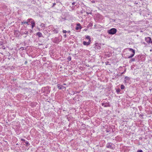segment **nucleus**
<instances>
[{"instance_id": "obj_1", "label": "nucleus", "mask_w": 152, "mask_h": 152, "mask_svg": "<svg viewBox=\"0 0 152 152\" xmlns=\"http://www.w3.org/2000/svg\"><path fill=\"white\" fill-rule=\"evenodd\" d=\"M106 147L112 149H114L115 145L112 143L108 142L106 145Z\"/></svg>"}, {"instance_id": "obj_2", "label": "nucleus", "mask_w": 152, "mask_h": 152, "mask_svg": "<svg viewBox=\"0 0 152 152\" xmlns=\"http://www.w3.org/2000/svg\"><path fill=\"white\" fill-rule=\"evenodd\" d=\"M117 29L115 28H112L108 30L107 33L110 34H114L116 33Z\"/></svg>"}, {"instance_id": "obj_3", "label": "nucleus", "mask_w": 152, "mask_h": 152, "mask_svg": "<svg viewBox=\"0 0 152 152\" xmlns=\"http://www.w3.org/2000/svg\"><path fill=\"white\" fill-rule=\"evenodd\" d=\"M128 49L132 53V54H131L130 56H129L128 57V58H132L134 56V55L135 54V50H134L133 49L131 48H128Z\"/></svg>"}, {"instance_id": "obj_4", "label": "nucleus", "mask_w": 152, "mask_h": 152, "mask_svg": "<svg viewBox=\"0 0 152 152\" xmlns=\"http://www.w3.org/2000/svg\"><path fill=\"white\" fill-rule=\"evenodd\" d=\"M33 19L32 18H30L28 19L27 20V21H26L25 20H23V22H21V24L23 25V24H26L27 25H29V24L28 23V22H30V21L32 20Z\"/></svg>"}, {"instance_id": "obj_5", "label": "nucleus", "mask_w": 152, "mask_h": 152, "mask_svg": "<svg viewBox=\"0 0 152 152\" xmlns=\"http://www.w3.org/2000/svg\"><path fill=\"white\" fill-rule=\"evenodd\" d=\"M57 86L58 88L59 89H65L66 88V87H65L62 86V85H61L60 84H58Z\"/></svg>"}, {"instance_id": "obj_6", "label": "nucleus", "mask_w": 152, "mask_h": 152, "mask_svg": "<svg viewBox=\"0 0 152 152\" xmlns=\"http://www.w3.org/2000/svg\"><path fill=\"white\" fill-rule=\"evenodd\" d=\"M145 40L147 43H149L151 42V37H148L145 38Z\"/></svg>"}, {"instance_id": "obj_7", "label": "nucleus", "mask_w": 152, "mask_h": 152, "mask_svg": "<svg viewBox=\"0 0 152 152\" xmlns=\"http://www.w3.org/2000/svg\"><path fill=\"white\" fill-rule=\"evenodd\" d=\"M91 42V40L90 39H89V40H88V42L84 41L83 42V44L85 45H88L90 44Z\"/></svg>"}, {"instance_id": "obj_8", "label": "nucleus", "mask_w": 152, "mask_h": 152, "mask_svg": "<svg viewBox=\"0 0 152 152\" xmlns=\"http://www.w3.org/2000/svg\"><path fill=\"white\" fill-rule=\"evenodd\" d=\"M36 35L39 37H42L43 35L40 32H38L36 33Z\"/></svg>"}, {"instance_id": "obj_9", "label": "nucleus", "mask_w": 152, "mask_h": 152, "mask_svg": "<svg viewBox=\"0 0 152 152\" xmlns=\"http://www.w3.org/2000/svg\"><path fill=\"white\" fill-rule=\"evenodd\" d=\"M31 28H33L35 26V22L34 20H33L31 22Z\"/></svg>"}, {"instance_id": "obj_10", "label": "nucleus", "mask_w": 152, "mask_h": 152, "mask_svg": "<svg viewBox=\"0 0 152 152\" xmlns=\"http://www.w3.org/2000/svg\"><path fill=\"white\" fill-rule=\"evenodd\" d=\"M102 105L104 106V107H107L108 106H109V104L108 103H102Z\"/></svg>"}, {"instance_id": "obj_11", "label": "nucleus", "mask_w": 152, "mask_h": 152, "mask_svg": "<svg viewBox=\"0 0 152 152\" xmlns=\"http://www.w3.org/2000/svg\"><path fill=\"white\" fill-rule=\"evenodd\" d=\"M28 31H25V32H22V33H21V34L22 35H23L24 34H27V35H28Z\"/></svg>"}, {"instance_id": "obj_12", "label": "nucleus", "mask_w": 152, "mask_h": 152, "mask_svg": "<svg viewBox=\"0 0 152 152\" xmlns=\"http://www.w3.org/2000/svg\"><path fill=\"white\" fill-rule=\"evenodd\" d=\"M81 28V26H77L76 27V30H78V29H80Z\"/></svg>"}, {"instance_id": "obj_13", "label": "nucleus", "mask_w": 152, "mask_h": 152, "mask_svg": "<svg viewBox=\"0 0 152 152\" xmlns=\"http://www.w3.org/2000/svg\"><path fill=\"white\" fill-rule=\"evenodd\" d=\"M26 143V146H28L29 145V143L27 141H26L25 142Z\"/></svg>"}, {"instance_id": "obj_14", "label": "nucleus", "mask_w": 152, "mask_h": 152, "mask_svg": "<svg viewBox=\"0 0 152 152\" xmlns=\"http://www.w3.org/2000/svg\"><path fill=\"white\" fill-rule=\"evenodd\" d=\"M125 88L124 86L123 85H121V89H124Z\"/></svg>"}, {"instance_id": "obj_15", "label": "nucleus", "mask_w": 152, "mask_h": 152, "mask_svg": "<svg viewBox=\"0 0 152 152\" xmlns=\"http://www.w3.org/2000/svg\"><path fill=\"white\" fill-rule=\"evenodd\" d=\"M54 32L55 33H58V31L56 29H55L54 30Z\"/></svg>"}, {"instance_id": "obj_16", "label": "nucleus", "mask_w": 152, "mask_h": 152, "mask_svg": "<svg viewBox=\"0 0 152 152\" xmlns=\"http://www.w3.org/2000/svg\"><path fill=\"white\" fill-rule=\"evenodd\" d=\"M71 58L70 56H69L67 58V59L69 61H70L71 60Z\"/></svg>"}, {"instance_id": "obj_17", "label": "nucleus", "mask_w": 152, "mask_h": 152, "mask_svg": "<svg viewBox=\"0 0 152 152\" xmlns=\"http://www.w3.org/2000/svg\"><path fill=\"white\" fill-rule=\"evenodd\" d=\"M86 38L87 39H88L89 40V39H90L91 40V39L90 37L89 36H87L86 37Z\"/></svg>"}, {"instance_id": "obj_18", "label": "nucleus", "mask_w": 152, "mask_h": 152, "mask_svg": "<svg viewBox=\"0 0 152 152\" xmlns=\"http://www.w3.org/2000/svg\"><path fill=\"white\" fill-rule=\"evenodd\" d=\"M135 58H132L131 60V62L132 61H135Z\"/></svg>"}, {"instance_id": "obj_19", "label": "nucleus", "mask_w": 152, "mask_h": 152, "mask_svg": "<svg viewBox=\"0 0 152 152\" xmlns=\"http://www.w3.org/2000/svg\"><path fill=\"white\" fill-rule=\"evenodd\" d=\"M40 26H42V27H43L44 26V24L43 23H41V24Z\"/></svg>"}, {"instance_id": "obj_20", "label": "nucleus", "mask_w": 152, "mask_h": 152, "mask_svg": "<svg viewBox=\"0 0 152 152\" xmlns=\"http://www.w3.org/2000/svg\"><path fill=\"white\" fill-rule=\"evenodd\" d=\"M137 152H143L142 150H138L137 151Z\"/></svg>"}, {"instance_id": "obj_21", "label": "nucleus", "mask_w": 152, "mask_h": 152, "mask_svg": "<svg viewBox=\"0 0 152 152\" xmlns=\"http://www.w3.org/2000/svg\"><path fill=\"white\" fill-rule=\"evenodd\" d=\"M86 13L87 14H92V12H86Z\"/></svg>"}, {"instance_id": "obj_22", "label": "nucleus", "mask_w": 152, "mask_h": 152, "mask_svg": "<svg viewBox=\"0 0 152 152\" xmlns=\"http://www.w3.org/2000/svg\"><path fill=\"white\" fill-rule=\"evenodd\" d=\"M67 31L66 30H63V33H66Z\"/></svg>"}, {"instance_id": "obj_23", "label": "nucleus", "mask_w": 152, "mask_h": 152, "mask_svg": "<svg viewBox=\"0 0 152 152\" xmlns=\"http://www.w3.org/2000/svg\"><path fill=\"white\" fill-rule=\"evenodd\" d=\"M56 5V3H54L53 4V5L52 6V7H53L55 5Z\"/></svg>"}, {"instance_id": "obj_24", "label": "nucleus", "mask_w": 152, "mask_h": 152, "mask_svg": "<svg viewBox=\"0 0 152 152\" xmlns=\"http://www.w3.org/2000/svg\"><path fill=\"white\" fill-rule=\"evenodd\" d=\"M21 140L22 141H25V140L23 139H21Z\"/></svg>"}, {"instance_id": "obj_25", "label": "nucleus", "mask_w": 152, "mask_h": 152, "mask_svg": "<svg viewBox=\"0 0 152 152\" xmlns=\"http://www.w3.org/2000/svg\"><path fill=\"white\" fill-rule=\"evenodd\" d=\"M77 26H80V23L77 24Z\"/></svg>"}, {"instance_id": "obj_26", "label": "nucleus", "mask_w": 152, "mask_h": 152, "mask_svg": "<svg viewBox=\"0 0 152 152\" xmlns=\"http://www.w3.org/2000/svg\"><path fill=\"white\" fill-rule=\"evenodd\" d=\"M66 34H65L64 35V37L66 38Z\"/></svg>"}, {"instance_id": "obj_27", "label": "nucleus", "mask_w": 152, "mask_h": 152, "mask_svg": "<svg viewBox=\"0 0 152 152\" xmlns=\"http://www.w3.org/2000/svg\"><path fill=\"white\" fill-rule=\"evenodd\" d=\"M75 2H74L73 3H72V4L73 5H74L75 4Z\"/></svg>"}, {"instance_id": "obj_28", "label": "nucleus", "mask_w": 152, "mask_h": 152, "mask_svg": "<svg viewBox=\"0 0 152 152\" xmlns=\"http://www.w3.org/2000/svg\"><path fill=\"white\" fill-rule=\"evenodd\" d=\"M125 78L126 79H127L128 78H129V77H125Z\"/></svg>"}, {"instance_id": "obj_29", "label": "nucleus", "mask_w": 152, "mask_h": 152, "mask_svg": "<svg viewBox=\"0 0 152 152\" xmlns=\"http://www.w3.org/2000/svg\"><path fill=\"white\" fill-rule=\"evenodd\" d=\"M117 92H119V90H117Z\"/></svg>"}, {"instance_id": "obj_30", "label": "nucleus", "mask_w": 152, "mask_h": 152, "mask_svg": "<svg viewBox=\"0 0 152 152\" xmlns=\"http://www.w3.org/2000/svg\"><path fill=\"white\" fill-rule=\"evenodd\" d=\"M31 32H32V31L31 30H30V31Z\"/></svg>"}, {"instance_id": "obj_31", "label": "nucleus", "mask_w": 152, "mask_h": 152, "mask_svg": "<svg viewBox=\"0 0 152 152\" xmlns=\"http://www.w3.org/2000/svg\"><path fill=\"white\" fill-rule=\"evenodd\" d=\"M25 63H27V61H25Z\"/></svg>"}, {"instance_id": "obj_32", "label": "nucleus", "mask_w": 152, "mask_h": 152, "mask_svg": "<svg viewBox=\"0 0 152 152\" xmlns=\"http://www.w3.org/2000/svg\"><path fill=\"white\" fill-rule=\"evenodd\" d=\"M151 89H152V88H151V89H150V91H151Z\"/></svg>"}, {"instance_id": "obj_33", "label": "nucleus", "mask_w": 152, "mask_h": 152, "mask_svg": "<svg viewBox=\"0 0 152 152\" xmlns=\"http://www.w3.org/2000/svg\"><path fill=\"white\" fill-rule=\"evenodd\" d=\"M152 51V50H150V51Z\"/></svg>"}, {"instance_id": "obj_34", "label": "nucleus", "mask_w": 152, "mask_h": 152, "mask_svg": "<svg viewBox=\"0 0 152 152\" xmlns=\"http://www.w3.org/2000/svg\"><path fill=\"white\" fill-rule=\"evenodd\" d=\"M63 85H66V84H63Z\"/></svg>"}, {"instance_id": "obj_35", "label": "nucleus", "mask_w": 152, "mask_h": 152, "mask_svg": "<svg viewBox=\"0 0 152 152\" xmlns=\"http://www.w3.org/2000/svg\"><path fill=\"white\" fill-rule=\"evenodd\" d=\"M70 32V31H68V32Z\"/></svg>"}, {"instance_id": "obj_36", "label": "nucleus", "mask_w": 152, "mask_h": 152, "mask_svg": "<svg viewBox=\"0 0 152 152\" xmlns=\"http://www.w3.org/2000/svg\"><path fill=\"white\" fill-rule=\"evenodd\" d=\"M70 32V31H68V32Z\"/></svg>"}, {"instance_id": "obj_37", "label": "nucleus", "mask_w": 152, "mask_h": 152, "mask_svg": "<svg viewBox=\"0 0 152 152\" xmlns=\"http://www.w3.org/2000/svg\"><path fill=\"white\" fill-rule=\"evenodd\" d=\"M70 32V31H68V32Z\"/></svg>"}]
</instances>
